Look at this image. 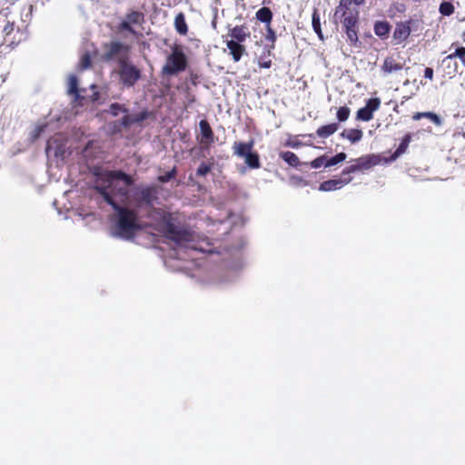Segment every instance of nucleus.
Listing matches in <instances>:
<instances>
[{"label": "nucleus", "mask_w": 465, "mask_h": 465, "mask_svg": "<svg viewBox=\"0 0 465 465\" xmlns=\"http://www.w3.org/2000/svg\"><path fill=\"white\" fill-rule=\"evenodd\" d=\"M130 184V178L122 172L101 171L94 181V189L115 211L111 235L124 240H131L142 227L137 213L121 206L128 199Z\"/></svg>", "instance_id": "f257e3e1"}, {"label": "nucleus", "mask_w": 465, "mask_h": 465, "mask_svg": "<svg viewBox=\"0 0 465 465\" xmlns=\"http://www.w3.org/2000/svg\"><path fill=\"white\" fill-rule=\"evenodd\" d=\"M161 227L163 230H166L169 232V238L174 242L177 248L198 250L193 242V234L188 231H176L164 216L162 217Z\"/></svg>", "instance_id": "f03ea898"}, {"label": "nucleus", "mask_w": 465, "mask_h": 465, "mask_svg": "<svg viewBox=\"0 0 465 465\" xmlns=\"http://www.w3.org/2000/svg\"><path fill=\"white\" fill-rule=\"evenodd\" d=\"M187 66V58L183 50L175 46L172 53L167 56L166 63L163 67V74L165 75H175L185 70Z\"/></svg>", "instance_id": "7ed1b4c3"}, {"label": "nucleus", "mask_w": 465, "mask_h": 465, "mask_svg": "<svg viewBox=\"0 0 465 465\" xmlns=\"http://www.w3.org/2000/svg\"><path fill=\"white\" fill-rule=\"evenodd\" d=\"M45 153L47 157H54L58 160L65 159L69 154L67 140L62 134H57L47 141Z\"/></svg>", "instance_id": "20e7f679"}, {"label": "nucleus", "mask_w": 465, "mask_h": 465, "mask_svg": "<svg viewBox=\"0 0 465 465\" xmlns=\"http://www.w3.org/2000/svg\"><path fill=\"white\" fill-rule=\"evenodd\" d=\"M119 75L121 83L126 86H133L141 77L140 70L124 59L119 60Z\"/></svg>", "instance_id": "39448f33"}, {"label": "nucleus", "mask_w": 465, "mask_h": 465, "mask_svg": "<svg viewBox=\"0 0 465 465\" xmlns=\"http://www.w3.org/2000/svg\"><path fill=\"white\" fill-rule=\"evenodd\" d=\"M15 21L7 19L5 20V24L3 27L2 34L4 38V43L7 46L15 47L19 43L24 41L26 38V35L24 31L19 28H15Z\"/></svg>", "instance_id": "423d86ee"}, {"label": "nucleus", "mask_w": 465, "mask_h": 465, "mask_svg": "<svg viewBox=\"0 0 465 465\" xmlns=\"http://www.w3.org/2000/svg\"><path fill=\"white\" fill-rule=\"evenodd\" d=\"M377 163L376 157L374 155L362 156L355 160V163L345 168L342 171V175H347L351 173H355L361 170L370 169L371 166Z\"/></svg>", "instance_id": "0eeeda50"}, {"label": "nucleus", "mask_w": 465, "mask_h": 465, "mask_svg": "<svg viewBox=\"0 0 465 465\" xmlns=\"http://www.w3.org/2000/svg\"><path fill=\"white\" fill-rule=\"evenodd\" d=\"M351 177L328 180L321 183L319 190L322 192L336 191L351 183Z\"/></svg>", "instance_id": "6e6552de"}, {"label": "nucleus", "mask_w": 465, "mask_h": 465, "mask_svg": "<svg viewBox=\"0 0 465 465\" xmlns=\"http://www.w3.org/2000/svg\"><path fill=\"white\" fill-rule=\"evenodd\" d=\"M200 136L199 141L201 143L206 146L210 145L213 142V130L206 120H201L199 123Z\"/></svg>", "instance_id": "1a4fd4ad"}, {"label": "nucleus", "mask_w": 465, "mask_h": 465, "mask_svg": "<svg viewBox=\"0 0 465 465\" xmlns=\"http://www.w3.org/2000/svg\"><path fill=\"white\" fill-rule=\"evenodd\" d=\"M343 17L342 24L344 28L356 27L359 11L357 8L345 9V13L341 12L336 17Z\"/></svg>", "instance_id": "9d476101"}, {"label": "nucleus", "mask_w": 465, "mask_h": 465, "mask_svg": "<svg viewBox=\"0 0 465 465\" xmlns=\"http://www.w3.org/2000/svg\"><path fill=\"white\" fill-rule=\"evenodd\" d=\"M123 50H127V47L120 42H111L105 45V53L104 58L106 61L112 60L118 56Z\"/></svg>", "instance_id": "9b49d317"}, {"label": "nucleus", "mask_w": 465, "mask_h": 465, "mask_svg": "<svg viewBox=\"0 0 465 465\" xmlns=\"http://www.w3.org/2000/svg\"><path fill=\"white\" fill-rule=\"evenodd\" d=\"M411 34V28L408 23H399L393 33V38L397 41V44L406 40Z\"/></svg>", "instance_id": "f8f14e48"}, {"label": "nucleus", "mask_w": 465, "mask_h": 465, "mask_svg": "<svg viewBox=\"0 0 465 465\" xmlns=\"http://www.w3.org/2000/svg\"><path fill=\"white\" fill-rule=\"evenodd\" d=\"M148 117V113L143 111L139 114H127L121 119V124L124 127H129L134 124L141 123Z\"/></svg>", "instance_id": "ddd939ff"}, {"label": "nucleus", "mask_w": 465, "mask_h": 465, "mask_svg": "<svg viewBox=\"0 0 465 465\" xmlns=\"http://www.w3.org/2000/svg\"><path fill=\"white\" fill-rule=\"evenodd\" d=\"M441 66L444 74L450 77L456 74L459 67L457 62L450 54L442 60Z\"/></svg>", "instance_id": "4468645a"}, {"label": "nucleus", "mask_w": 465, "mask_h": 465, "mask_svg": "<svg viewBox=\"0 0 465 465\" xmlns=\"http://www.w3.org/2000/svg\"><path fill=\"white\" fill-rule=\"evenodd\" d=\"M250 35L247 27L243 25H238L230 30V36L237 43H242Z\"/></svg>", "instance_id": "2eb2a0df"}, {"label": "nucleus", "mask_w": 465, "mask_h": 465, "mask_svg": "<svg viewBox=\"0 0 465 465\" xmlns=\"http://www.w3.org/2000/svg\"><path fill=\"white\" fill-rule=\"evenodd\" d=\"M226 46L230 50V54H232L233 61L239 62L245 51L244 47L234 40L227 41Z\"/></svg>", "instance_id": "dca6fc26"}, {"label": "nucleus", "mask_w": 465, "mask_h": 465, "mask_svg": "<svg viewBox=\"0 0 465 465\" xmlns=\"http://www.w3.org/2000/svg\"><path fill=\"white\" fill-rule=\"evenodd\" d=\"M402 69V64L397 63L392 57H387L383 61L381 71L384 74H391L397 73Z\"/></svg>", "instance_id": "f3484780"}, {"label": "nucleus", "mask_w": 465, "mask_h": 465, "mask_svg": "<svg viewBox=\"0 0 465 465\" xmlns=\"http://www.w3.org/2000/svg\"><path fill=\"white\" fill-rule=\"evenodd\" d=\"M421 118L429 119L437 126H440L442 124V119L433 112H419L414 114L412 116V119L415 121L420 120Z\"/></svg>", "instance_id": "a211bd4d"}, {"label": "nucleus", "mask_w": 465, "mask_h": 465, "mask_svg": "<svg viewBox=\"0 0 465 465\" xmlns=\"http://www.w3.org/2000/svg\"><path fill=\"white\" fill-rule=\"evenodd\" d=\"M233 152L238 157L243 158L252 150V143H234Z\"/></svg>", "instance_id": "6ab92c4d"}, {"label": "nucleus", "mask_w": 465, "mask_h": 465, "mask_svg": "<svg viewBox=\"0 0 465 465\" xmlns=\"http://www.w3.org/2000/svg\"><path fill=\"white\" fill-rule=\"evenodd\" d=\"M341 136L355 143L361 140L363 134L360 129H345L341 134Z\"/></svg>", "instance_id": "aec40b11"}, {"label": "nucleus", "mask_w": 465, "mask_h": 465, "mask_svg": "<svg viewBox=\"0 0 465 465\" xmlns=\"http://www.w3.org/2000/svg\"><path fill=\"white\" fill-rule=\"evenodd\" d=\"M174 27L177 33L182 35H185L188 32L187 24L185 22V17L183 13H179L174 18Z\"/></svg>", "instance_id": "412c9836"}, {"label": "nucleus", "mask_w": 465, "mask_h": 465, "mask_svg": "<svg viewBox=\"0 0 465 465\" xmlns=\"http://www.w3.org/2000/svg\"><path fill=\"white\" fill-rule=\"evenodd\" d=\"M339 128L338 124H330L318 128L316 134L319 137L327 138L333 134Z\"/></svg>", "instance_id": "4be33fe9"}, {"label": "nucleus", "mask_w": 465, "mask_h": 465, "mask_svg": "<svg viewBox=\"0 0 465 465\" xmlns=\"http://www.w3.org/2000/svg\"><path fill=\"white\" fill-rule=\"evenodd\" d=\"M363 3V0H341L340 5L337 7L335 12V16H337L341 12L345 13V9L349 8H356L355 6H352V4L356 6L361 5Z\"/></svg>", "instance_id": "5701e85b"}, {"label": "nucleus", "mask_w": 465, "mask_h": 465, "mask_svg": "<svg viewBox=\"0 0 465 465\" xmlns=\"http://www.w3.org/2000/svg\"><path fill=\"white\" fill-rule=\"evenodd\" d=\"M67 93L70 95H74L75 98L79 97L78 80L73 74L69 75L67 80Z\"/></svg>", "instance_id": "b1692460"}, {"label": "nucleus", "mask_w": 465, "mask_h": 465, "mask_svg": "<svg viewBox=\"0 0 465 465\" xmlns=\"http://www.w3.org/2000/svg\"><path fill=\"white\" fill-rule=\"evenodd\" d=\"M256 18L262 22L266 23L268 25L272 18V13L268 7H262L256 12Z\"/></svg>", "instance_id": "393cba45"}, {"label": "nucleus", "mask_w": 465, "mask_h": 465, "mask_svg": "<svg viewBox=\"0 0 465 465\" xmlns=\"http://www.w3.org/2000/svg\"><path fill=\"white\" fill-rule=\"evenodd\" d=\"M280 156L291 166H297L300 163L298 156L292 152H282Z\"/></svg>", "instance_id": "a878e982"}, {"label": "nucleus", "mask_w": 465, "mask_h": 465, "mask_svg": "<svg viewBox=\"0 0 465 465\" xmlns=\"http://www.w3.org/2000/svg\"><path fill=\"white\" fill-rule=\"evenodd\" d=\"M124 20H126L131 25H140L143 20V15L140 12L133 11L125 16Z\"/></svg>", "instance_id": "bb28decb"}, {"label": "nucleus", "mask_w": 465, "mask_h": 465, "mask_svg": "<svg viewBox=\"0 0 465 465\" xmlns=\"http://www.w3.org/2000/svg\"><path fill=\"white\" fill-rule=\"evenodd\" d=\"M312 28H313L314 32L318 35L319 38L321 40H323V35L322 32V28H321L320 15L318 14V12L316 10L312 14Z\"/></svg>", "instance_id": "cd10ccee"}, {"label": "nucleus", "mask_w": 465, "mask_h": 465, "mask_svg": "<svg viewBox=\"0 0 465 465\" xmlns=\"http://www.w3.org/2000/svg\"><path fill=\"white\" fill-rule=\"evenodd\" d=\"M245 163L250 168H258L260 166L259 156L257 153L251 152L249 154L243 157Z\"/></svg>", "instance_id": "c85d7f7f"}, {"label": "nucleus", "mask_w": 465, "mask_h": 465, "mask_svg": "<svg viewBox=\"0 0 465 465\" xmlns=\"http://www.w3.org/2000/svg\"><path fill=\"white\" fill-rule=\"evenodd\" d=\"M390 26L385 22H378L374 25V32L378 36L384 37L389 34Z\"/></svg>", "instance_id": "c756f323"}, {"label": "nucleus", "mask_w": 465, "mask_h": 465, "mask_svg": "<svg viewBox=\"0 0 465 465\" xmlns=\"http://www.w3.org/2000/svg\"><path fill=\"white\" fill-rule=\"evenodd\" d=\"M346 157H347V155L345 153H340L330 159L326 158L325 167L327 168V167L336 165V164L343 162L346 159Z\"/></svg>", "instance_id": "7c9ffc66"}, {"label": "nucleus", "mask_w": 465, "mask_h": 465, "mask_svg": "<svg viewBox=\"0 0 465 465\" xmlns=\"http://www.w3.org/2000/svg\"><path fill=\"white\" fill-rule=\"evenodd\" d=\"M410 142H411V135L410 134L405 135L404 138L402 139L401 143H400L399 147L397 148V150L394 153V158H396L405 153L406 149L409 146Z\"/></svg>", "instance_id": "2f4dec72"}, {"label": "nucleus", "mask_w": 465, "mask_h": 465, "mask_svg": "<svg viewBox=\"0 0 465 465\" xmlns=\"http://www.w3.org/2000/svg\"><path fill=\"white\" fill-rule=\"evenodd\" d=\"M357 118L361 121L368 122L372 119V114L366 105L357 112Z\"/></svg>", "instance_id": "473e14b6"}, {"label": "nucleus", "mask_w": 465, "mask_h": 465, "mask_svg": "<svg viewBox=\"0 0 465 465\" xmlns=\"http://www.w3.org/2000/svg\"><path fill=\"white\" fill-rule=\"evenodd\" d=\"M117 31L119 33L128 32L134 35H136V31L133 28V25H131L126 20H123L119 25L117 26Z\"/></svg>", "instance_id": "72a5a7b5"}, {"label": "nucleus", "mask_w": 465, "mask_h": 465, "mask_svg": "<svg viewBox=\"0 0 465 465\" xmlns=\"http://www.w3.org/2000/svg\"><path fill=\"white\" fill-rule=\"evenodd\" d=\"M107 112L110 113L114 116H117L120 113H126L127 109L124 105L114 103L109 106V109Z\"/></svg>", "instance_id": "f704fd0d"}, {"label": "nucleus", "mask_w": 465, "mask_h": 465, "mask_svg": "<svg viewBox=\"0 0 465 465\" xmlns=\"http://www.w3.org/2000/svg\"><path fill=\"white\" fill-rule=\"evenodd\" d=\"M440 12L443 15H450L454 12V7H453L452 4H450L449 2H443L440 5Z\"/></svg>", "instance_id": "c9c22d12"}, {"label": "nucleus", "mask_w": 465, "mask_h": 465, "mask_svg": "<svg viewBox=\"0 0 465 465\" xmlns=\"http://www.w3.org/2000/svg\"><path fill=\"white\" fill-rule=\"evenodd\" d=\"M350 116V109L346 106L340 107L337 111V119L340 122L346 121Z\"/></svg>", "instance_id": "e433bc0d"}, {"label": "nucleus", "mask_w": 465, "mask_h": 465, "mask_svg": "<svg viewBox=\"0 0 465 465\" xmlns=\"http://www.w3.org/2000/svg\"><path fill=\"white\" fill-rule=\"evenodd\" d=\"M212 163H202L197 171H196V174L198 176H205L212 169Z\"/></svg>", "instance_id": "4c0bfd02"}, {"label": "nucleus", "mask_w": 465, "mask_h": 465, "mask_svg": "<svg viewBox=\"0 0 465 465\" xmlns=\"http://www.w3.org/2000/svg\"><path fill=\"white\" fill-rule=\"evenodd\" d=\"M345 31H346V35H347L348 40L351 44H356L357 41H358L356 27L345 28Z\"/></svg>", "instance_id": "58836bf2"}, {"label": "nucleus", "mask_w": 465, "mask_h": 465, "mask_svg": "<svg viewBox=\"0 0 465 465\" xmlns=\"http://www.w3.org/2000/svg\"><path fill=\"white\" fill-rule=\"evenodd\" d=\"M381 104V101L378 98H372L370 99L366 104V107L371 110V114H373L374 111L378 110Z\"/></svg>", "instance_id": "ea45409f"}, {"label": "nucleus", "mask_w": 465, "mask_h": 465, "mask_svg": "<svg viewBox=\"0 0 465 465\" xmlns=\"http://www.w3.org/2000/svg\"><path fill=\"white\" fill-rule=\"evenodd\" d=\"M325 163H326V156L322 155V156L314 159L313 161H312L311 166H312V168L318 169V168L322 167V165L325 166Z\"/></svg>", "instance_id": "a19ab883"}, {"label": "nucleus", "mask_w": 465, "mask_h": 465, "mask_svg": "<svg viewBox=\"0 0 465 465\" xmlns=\"http://www.w3.org/2000/svg\"><path fill=\"white\" fill-rule=\"evenodd\" d=\"M79 65L82 70L89 68L91 65V59L88 54H85L82 56Z\"/></svg>", "instance_id": "79ce46f5"}, {"label": "nucleus", "mask_w": 465, "mask_h": 465, "mask_svg": "<svg viewBox=\"0 0 465 465\" xmlns=\"http://www.w3.org/2000/svg\"><path fill=\"white\" fill-rule=\"evenodd\" d=\"M266 40L272 42V44L275 41V33L274 31L270 27V25H267V34L265 35ZM272 47H273V45H272Z\"/></svg>", "instance_id": "37998d69"}, {"label": "nucleus", "mask_w": 465, "mask_h": 465, "mask_svg": "<svg viewBox=\"0 0 465 465\" xmlns=\"http://www.w3.org/2000/svg\"><path fill=\"white\" fill-rule=\"evenodd\" d=\"M454 60L456 57H459L460 59L465 57V47H459L455 50L453 54H450Z\"/></svg>", "instance_id": "c03bdc74"}, {"label": "nucleus", "mask_w": 465, "mask_h": 465, "mask_svg": "<svg viewBox=\"0 0 465 465\" xmlns=\"http://www.w3.org/2000/svg\"><path fill=\"white\" fill-rule=\"evenodd\" d=\"M45 127V125H38L35 128V130L31 134L33 140L37 139L41 135V134L44 132Z\"/></svg>", "instance_id": "a18cd8bd"}, {"label": "nucleus", "mask_w": 465, "mask_h": 465, "mask_svg": "<svg viewBox=\"0 0 465 465\" xmlns=\"http://www.w3.org/2000/svg\"><path fill=\"white\" fill-rule=\"evenodd\" d=\"M174 173H175V170L173 169L171 172H168L164 175L160 176L159 180L162 183L169 182L174 176Z\"/></svg>", "instance_id": "49530a36"}, {"label": "nucleus", "mask_w": 465, "mask_h": 465, "mask_svg": "<svg viewBox=\"0 0 465 465\" xmlns=\"http://www.w3.org/2000/svg\"><path fill=\"white\" fill-rule=\"evenodd\" d=\"M150 195L151 191L149 189H145L142 191V199L145 203L146 205H149L150 203Z\"/></svg>", "instance_id": "de8ad7c7"}, {"label": "nucleus", "mask_w": 465, "mask_h": 465, "mask_svg": "<svg viewBox=\"0 0 465 465\" xmlns=\"http://www.w3.org/2000/svg\"><path fill=\"white\" fill-rule=\"evenodd\" d=\"M424 77L430 80L433 78V70L430 67H426L424 71Z\"/></svg>", "instance_id": "09e8293b"}, {"label": "nucleus", "mask_w": 465, "mask_h": 465, "mask_svg": "<svg viewBox=\"0 0 465 465\" xmlns=\"http://www.w3.org/2000/svg\"><path fill=\"white\" fill-rule=\"evenodd\" d=\"M270 65H271V62L264 63V64H262V66H263V67H266V68L270 67Z\"/></svg>", "instance_id": "8fccbe9b"}, {"label": "nucleus", "mask_w": 465, "mask_h": 465, "mask_svg": "<svg viewBox=\"0 0 465 465\" xmlns=\"http://www.w3.org/2000/svg\"><path fill=\"white\" fill-rule=\"evenodd\" d=\"M462 62V64L465 66V57L460 59Z\"/></svg>", "instance_id": "3c124183"}, {"label": "nucleus", "mask_w": 465, "mask_h": 465, "mask_svg": "<svg viewBox=\"0 0 465 465\" xmlns=\"http://www.w3.org/2000/svg\"><path fill=\"white\" fill-rule=\"evenodd\" d=\"M409 84V80L407 79L405 82H404V84Z\"/></svg>", "instance_id": "603ef678"}]
</instances>
